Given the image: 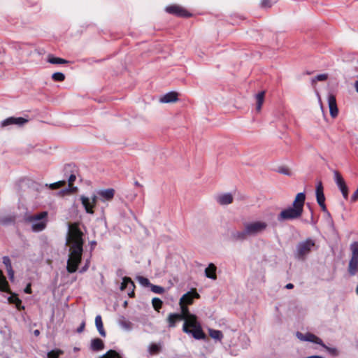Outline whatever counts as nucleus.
Wrapping results in <instances>:
<instances>
[{
	"label": "nucleus",
	"mask_w": 358,
	"mask_h": 358,
	"mask_svg": "<svg viewBox=\"0 0 358 358\" xmlns=\"http://www.w3.org/2000/svg\"><path fill=\"white\" fill-rule=\"evenodd\" d=\"M83 236V233L79 227V223L74 222L69 224L66 245L69 246V254L66 271L69 273H75L81 262L84 244Z\"/></svg>",
	"instance_id": "nucleus-1"
},
{
	"label": "nucleus",
	"mask_w": 358,
	"mask_h": 358,
	"mask_svg": "<svg viewBox=\"0 0 358 358\" xmlns=\"http://www.w3.org/2000/svg\"><path fill=\"white\" fill-rule=\"evenodd\" d=\"M181 313H178L185 320L182 330L187 334H191L196 339H205L206 334L202 330L201 325L197 320V317L191 314L189 311L188 306L179 303Z\"/></svg>",
	"instance_id": "nucleus-2"
},
{
	"label": "nucleus",
	"mask_w": 358,
	"mask_h": 358,
	"mask_svg": "<svg viewBox=\"0 0 358 358\" xmlns=\"http://www.w3.org/2000/svg\"><path fill=\"white\" fill-rule=\"evenodd\" d=\"M305 201V193H298L294 198L292 206L283 209L278 214V220L279 222H284L301 218L303 213Z\"/></svg>",
	"instance_id": "nucleus-3"
},
{
	"label": "nucleus",
	"mask_w": 358,
	"mask_h": 358,
	"mask_svg": "<svg viewBox=\"0 0 358 358\" xmlns=\"http://www.w3.org/2000/svg\"><path fill=\"white\" fill-rule=\"evenodd\" d=\"M0 290L7 292L10 294L8 298V301L10 304H14L18 310H24V306L22 305V301L19 299L18 295L11 292L9 288L8 282H7L5 276L3 275L2 271L0 270Z\"/></svg>",
	"instance_id": "nucleus-4"
},
{
	"label": "nucleus",
	"mask_w": 358,
	"mask_h": 358,
	"mask_svg": "<svg viewBox=\"0 0 358 358\" xmlns=\"http://www.w3.org/2000/svg\"><path fill=\"white\" fill-rule=\"evenodd\" d=\"M48 212L43 211L38 214L32 215L27 217V221L31 222V229L34 232L44 230L48 222Z\"/></svg>",
	"instance_id": "nucleus-5"
},
{
	"label": "nucleus",
	"mask_w": 358,
	"mask_h": 358,
	"mask_svg": "<svg viewBox=\"0 0 358 358\" xmlns=\"http://www.w3.org/2000/svg\"><path fill=\"white\" fill-rule=\"evenodd\" d=\"M315 243L310 238H307L305 241L300 242L296 248V257L304 260L306 255H308L315 247Z\"/></svg>",
	"instance_id": "nucleus-6"
},
{
	"label": "nucleus",
	"mask_w": 358,
	"mask_h": 358,
	"mask_svg": "<svg viewBox=\"0 0 358 358\" xmlns=\"http://www.w3.org/2000/svg\"><path fill=\"white\" fill-rule=\"evenodd\" d=\"M267 223L262 221L245 222L243 227L246 230L248 236H256L263 232L267 228Z\"/></svg>",
	"instance_id": "nucleus-7"
},
{
	"label": "nucleus",
	"mask_w": 358,
	"mask_h": 358,
	"mask_svg": "<svg viewBox=\"0 0 358 358\" xmlns=\"http://www.w3.org/2000/svg\"><path fill=\"white\" fill-rule=\"evenodd\" d=\"M316 199L318 205L324 213H329L325 204V196L322 182L320 181L316 186Z\"/></svg>",
	"instance_id": "nucleus-8"
},
{
	"label": "nucleus",
	"mask_w": 358,
	"mask_h": 358,
	"mask_svg": "<svg viewBox=\"0 0 358 358\" xmlns=\"http://www.w3.org/2000/svg\"><path fill=\"white\" fill-rule=\"evenodd\" d=\"M334 180L341 190L344 199H348V187L341 176L338 171H334Z\"/></svg>",
	"instance_id": "nucleus-9"
},
{
	"label": "nucleus",
	"mask_w": 358,
	"mask_h": 358,
	"mask_svg": "<svg viewBox=\"0 0 358 358\" xmlns=\"http://www.w3.org/2000/svg\"><path fill=\"white\" fill-rule=\"evenodd\" d=\"M166 11L168 13L176 15L178 17H188L192 15L184 8L178 5H171L166 8Z\"/></svg>",
	"instance_id": "nucleus-10"
},
{
	"label": "nucleus",
	"mask_w": 358,
	"mask_h": 358,
	"mask_svg": "<svg viewBox=\"0 0 358 358\" xmlns=\"http://www.w3.org/2000/svg\"><path fill=\"white\" fill-rule=\"evenodd\" d=\"M199 298L200 295L196 292V289H191V291L187 292L186 294L182 296V297L180 299L179 303L189 306L193 303L194 299Z\"/></svg>",
	"instance_id": "nucleus-11"
},
{
	"label": "nucleus",
	"mask_w": 358,
	"mask_h": 358,
	"mask_svg": "<svg viewBox=\"0 0 358 358\" xmlns=\"http://www.w3.org/2000/svg\"><path fill=\"white\" fill-rule=\"evenodd\" d=\"M296 336L301 341H310L312 343H315L321 345L322 346H325L324 344L323 343L322 341L320 338H318L317 336L314 335L313 334L306 333V334H303L298 331L296 333Z\"/></svg>",
	"instance_id": "nucleus-12"
},
{
	"label": "nucleus",
	"mask_w": 358,
	"mask_h": 358,
	"mask_svg": "<svg viewBox=\"0 0 358 358\" xmlns=\"http://www.w3.org/2000/svg\"><path fill=\"white\" fill-rule=\"evenodd\" d=\"M115 191L113 188L101 189L97 192L99 199L102 202L110 201L113 199Z\"/></svg>",
	"instance_id": "nucleus-13"
},
{
	"label": "nucleus",
	"mask_w": 358,
	"mask_h": 358,
	"mask_svg": "<svg viewBox=\"0 0 358 358\" xmlns=\"http://www.w3.org/2000/svg\"><path fill=\"white\" fill-rule=\"evenodd\" d=\"M328 103L331 117L332 118L336 117L338 114V109L337 107L336 96L334 94H329Z\"/></svg>",
	"instance_id": "nucleus-14"
},
{
	"label": "nucleus",
	"mask_w": 358,
	"mask_h": 358,
	"mask_svg": "<svg viewBox=\"0 0 358 358\" xmlns=\"http://www.w3.org/2000/svg\"><path fill=\"white\" fill-rule=\"evenodd\" d=\"M129 285V289H131V292L128 293L129 297L133 298L135 296L134 289L136 287L134 282L132 281L131 278L129 277H124L122 279V282L121 283L120 289L122 291L124 290Z\"/></svg>",
	"instance_id": "nucleus-15"
},
{
	"label": "nucleus",
	"mask_w": 358,
	"mask_h": 358,
	"mask_svg": "<svg viewBox=\"0 0 358 358\" xmlns=\"http://www.w3.org/2000/svg\"><path fill=\"white\" fill-rule=\"evenodd\" d=\"M28 122V120L24 118V117H10L6 120H4L2 123V127H6L10 124H19L22 125Z\"/></svg>",
	"instance_id": "nucleus-16"
},
{
	"label": "nucleus",
	"mask_w": 358,
	"mask_h": 358,
	"mask_svg": "<svg viewBox=\"0 0 358 358\" xmlns=\"http://www.w3.org/2000/svg\"><path fill=\"white\" fill-rule=\"evenodd\" d=\"M80 201L82 203V205L83 206L85 211L88 214L93 215L94 213V208H95V206L92 205V203L90 201V198L82 195L80 196Z\"/></svg>",
	"instance_id": "nucleus-17"
},
{
	"label": "nucleus",
	"mask_w": 358,
	"mask_h": 358,
	"mask_svg": "<svg viewBox=\"0 0 358 358\" xmlns=\"http://www.w3.org/2000/svg\"><path fill=\"white\" fill-rule=\"evenodd\" d=\"M76 179V175L71 174L68 179V188L65 189L64 190H62V192L66 194H73L76 192L78 191V187L73 186V182H75Z\"/></svg>",
	"instance_id": "nucleus-18"
},
{
	"label": "nucleus",
	"mask_w": 358,
	"mask_h": 358,
	"mask_svg": "<svg viewBox=\"0 0 358 358\" xmlns=\"http://www.w3.org/2000/svg\"><path fill=\"white\" fill-rule=\"evenodd\" d=\"M358 267V256L352 255L348 265V272L351 275H355L357 272Z\"/></svg>",
	"instance_id": "nucleus-19"
},
{
	"label": "nucleus",
	"mask_w": 358,
	"mask_h": 358,
	"mask_svg": "<svg viewBox=\"0 0 358 358\" xmlns=\"http://www.w3.org/2000/svg\"><path fill=\"white\" fill-rule=\"evenodd\" d=\"M178 94L176 92H171L164 94L160 98V101L162 103H172L178 100Z\"/></svg>",
	"instance_id": "nucleus-20"
},
{
	"label": "nucleus",
	"mask_w": 358,
	"mask_h": 358,
	"mask_svg": "<svg viewBox=\"0 0 358 358\" xmlns=\"http://www.w3.org/2000/svg\"><path fill=\"white\" fill-rule=\"evenodd\" d=\"M90 348L92 351H100L104 348V343L101 338H94L91 341Z\"/></svg>",
	"instance_id": "nucleus-21"
},
{
	"label": "nucleus",
	"mask_w": 358,
	"mask_h": 358,
	"mask_svg": "<svg viewBox=\"0 0 358 358\" xmlns=\"http://www.w3.org/2000/svg\"><path fill=\"white\" fill-rule=\"evenodd\" d=\"M231 236L233 241H237L245 240L248 237V235L244 228V230L243 231H236L232 232Z\"/></svg>",
	"instance_id": "nucleus-22"
},
{
	"label": "nucleus",
	"mask_w": 358,
	"mask_h": 358,
	"mask_svg": "<svg viewBox=\"0 0 358 358\" xmlns=\"http://www.w3.org/2000/svg\"><path fill=\"white\" fill-rule=\"evenodd\" d=\"M181 320L182 317L179 316L178 313H170L167 318L169 327L171 328L175 327L176 323Z\"/></svg>",
	"instance_id": "nucleus-23"
},
{
	"label": "nucleus",
	"mask_w": 358,
	"mask_h": 358,
	"mask_svg": "<svg viewBox=\"0 0 358 358\" xmlns=\"http://www.w3.org/2000/svg\"><path fill=\"white\" fill-rule=\"evenodd\" d=\"M233 196L229 194H224L217 197V201L221 205H227L233 202Z\"/></svg>",
	"instance_id": "nucleus-24"
},
{
	"label": "nucleus",
	"mask_w": 358,
	"mask_h": 358,
	"mask_svg": "<svg viewBox=\"0 0 358 358\" xmlns=\"http://www.w3.org/2000/svg\"><path fill=\"white\" fill-rule=\"evenodd\" d=\"M216 270L217 267L213 264H210L205 269L206 276L208 278L215 280L217 278Z\"/></svg>",
	"instance_id": "nucleus-25"
},
{
	"label": "nucleus",
	"mask_w": 358,
	"mask_h": 358,
	"mask_svg": "<svg viewBox=\"0 0 358 358\" xmlns=\"http://www.w3.org/2000/svg\"><path fill=\"white\" fill-rule=\"evenodd\" d=\"M95 324H96V329H97L99 334L102 337H106V331H105V329L103 328L102 318H101V316L100 315H98L96 316V317H95Z\"/></svg>",
	"instance_id": "nucleus-26"
},
{
	"label": "nucleus",
	"mask_w": 358,
	"mask_h": 358,
	"mask_svg": "<svg viewBox=\"0 0 358 358\" xmlns=\"http://www.w3.org/2000/svg\"><path fill=\"white\" fill-rule=\"evenodd\" d=\"M48 62L52 64H69L70 62L69 61H68L66 59H62L60 57H56L52 55H48Z\"/></svg>",
	"instance_id": "nucleus-27"
},
{
	"label": "nucleus",
	"mask_w": 358,
	"mask_h": 358,
	"mask_svg": "<svg viewBox=\"0 0 358 358\" xmlns=\"http://www.w3.org/2000/svg\"><path fill=\"white\" fill-rule=\"evenodd\" d=\"M265 92L262 91L256 95V110L257 112L261 110L262 104L264 101Z\"/></svg>",
	"instance_id": "nucleus-28"
},
{
	"label": "nucleus",
	"mask_w": 358,
	"mask_h": 358,
	"mask_svg": "<svg viewBox=\"0 0 358 358\" xmlns=\"http://www.w3.org/2000/svg\"><path fill=\"white\" fill-rule=\"evenodd\" d=\"M3 263L5 264L6 270L8 271V275L10 278H13L14 275V271L12 268L11 262L8 257H3Z\"/></svg>",
	"instance_id": "nucleus-29"
},
{
	"label": "nucleus",
	"mask_w": 358,
	"mask_h": 358,
	"mask_svg": "<svg viewBox=\"0 0 358 358\" xmlns=\"http://www.w3.org/2000/svg\"><path fill=\"white\" fill-rule=\"evenodd\" d=\"M209 335L211 338L218 341H221L223 338V334L220 330L209 329Z\"/></svg>",
	"instance_id": "nucleus-30"
},
{
	"label": "nucleus",
	"mask_w": 358,
	"mask_h": 358,
	"mask_svg": "<svg viewBox=\"0 0 358 358\" xmlns=\"http://www.w3.org/2000/svg\"><path fill=\"white\" fill-rule=\"evenodd\" d=\"M119 324L122 328L127 330L130 329L132 326L131 322L127 320L124 317H122L119 319Z\"/></svg>",
	"instance_id": "nucleus-31"
},
{
	"label": "nucleus",
	"mask_w": 358,
	"mask_h": 358,
	"mask_svg": "<svg viewBox=\"0 0 358 358\" xmlns=\"http://www.w3.org/2000/svg\"><path fill=\"white\" fill-rule=\"evenodd\" d=\"M101 358H122V356L115 350H110Z\"/></svg>",
	"instance_id": "nucleus-32"
},
{
	"label": "nucleus",
	"mask_w": 358,
	"mask_h": 358,
	"mask_svg": "<svg viewBox=\"0 0 358 358\" xmlns=\"http://www.w3.org/2000/svg\"><path fill=\"white\" fill-rule=\"evenodd\" d=\"M152 306H153L154 309L156 311L159 312V310L162 307L163 302H162V301L159 298L155 297V298L152 299Z\"/></svg>",
	"instance_id": "nucleus-33"
},
{
	"label": "nucleus",
	"mask_w": 358,
	"mask_h": 358,
	"mask_svg": "<svg viewBox=\"0 0 358 358\" xmlns=\"http://www.w3.org/2000/svg\"><path fill=\"white\" fill-rule=\"evenodd\" d=\"M52 78L56 82H62L65 80V76L63 73L56 72L52 75Z\"/></svg>",
	"instance_id": "nucleus-34"
},
{
	"label": "nucleus",
	"mask_w": 358,
	"mask_h": 358,
	"mask_svg": "<svg viewBox=\"0 0 358 358\" xmlns=\"http://www.w3.org/2000/svg\"><path fill=\"white\" fill-rule=\"evenodd\" d=\"M63 354L64 352L61 350H52L48 353V358H58Z\"/></svg>",
	"instance_id": "nucleus-35"
},
{
	"label": "nucleus",
	"mask_w": 358,
	"mask_h": 358,
	"mask_svg": "<svg viewBox=\"0 0 358 358\" xmlns=\"http://www.w3.org/2000/svg\"><path fill=\"white\" fill-rule=\"evenodd\" d=\"M161 347L156 344L152 343L149 348V352L151 355H157L160 352Z\"/></svg>",
	"instance_id": "nucleus-36"
},
{
	"label": "nucleus",
	"mask_w": 358,
	"mask_h": 358,
	"mask_svg": "<svg viewBox=\"0 0 358 358\" xmlns=\"http://www.w3.org/2000/svg\"><path fill=\"white\" fill-rule=\"evenodd\" d=\"M150 288H151V290L152 292H153L154 293H156V294H163L164 292V288L161 287V286H158V285H150Z\"/></svg>",
	"instance_id": "nucleus-37"
},
{
	"label": "nucleus",
	"mask_w": 358,
	"mask_h": 358,
	"mask_svg": "<svg viewBox=\"0 0 358 358\" xmlns=\"http://www.w3.org/2000/svg\"><path fill=\"white\" fill-rule=\"evenodd\" d=\"M328 75L327 73L317 75L315 78L312 79L313 84H315L317 81H324L327 80Z\"/></svg>",
	"instance_id": "nucleus-38"
},
{
	"label": "nucleus",
	"mask_w": 358,
	"mask_h": 358,
	"mask_svg": "<svg viewBox=\"0 0 358 358\" xmlns=\"http://www.w3.org/2000/svg\"><path fill=\"white\" fill-rule=\"evenodd\" d=\"M66 185L65 180H60L50 185V188L52 189H59Z\"/></svg>",
	"instance_id": "nucleus-39"
},
{
	"label": "nucleus",
	"mask_w": 358,
	"mask_h": 358,
	"mask_svg": "<svg viewBox=\"0 0 358 358\" xmlns=\"http://www.w3.org/2000/svg\"><path fill=\"white\" fill-rule=\"evenodd\" d=\"M137 280L142 285L145 287H148L151 285L149 280L143 276H138Z\"/></svg>",
	"instance_id": "nucleus-40"
},
{
	"label": "nucleus",
	"mask_w": 358,
	"mask_h": 358,
	"mask_svg": "<svg viewBox=\"0 0 358 358\" xmlns=\"http://www.w3.org/2000/svg\"><path fill=\"white\" fill-rule=\"evenodd\" d=\"M350 249L352 250V255L358 256V242H354L352 243Z\"/></svg>",
	"instance_id": "nucleus-41"
},
{
	"label": "nucleus",
	"mask_w": 358,
	"mask_h": 358,
	"mask_svg": "<svg viewBox=\"0 0 358 358\" xmlns=\"http://www.w3.org/2000/svg\"><path fill=\"white\" fill-rule=\"evenodd\" d=\"M261 3L262 6L264 8H270L271 6L270 0H262Z\"/></svg>",
	"instance_id": "nucleus-42"
},
{
	"label": "nucleus",
	"mask_w": 358,
	"mask_h": 358,
	"mask_svg": "<svg viewBox=\"0 0 358 358\" xmlns=\"http://www.w3.org/2000/svg\"><path fill=\"white\" fill-rule=\"evenodd\" d=\"M14 217H6V218H3L1 220V222L2 224H7L8 222H12L14 221Z\"/></svg>",
	"instance_id": "nucleus-43"
},
{
	"label": "nucleus",
	"mask_w": 358,
	"mask_h": 358,
	"mask_svg": "<svg viewBox=\"0 0 358 358\" xmlns=\"http://www.w3.org/2000/svg\"><path fill=\"white\" fill-rule=\"evenodd\" d=\"M98 199H99V197L98 194H97V195L94 194V195L92 196V198H91V199H90V201H91V203H92V205H94V206H96V203H97Z\"/></svg>",
	"instance_id": "nucleus-44"
},
{
	"label": "nucleus",
	"mask_w": 358,
	"mask_h": 358,
	"mask_svg": "<svg viewBox=\"0 0 358 358\" xmlns=\"http://www.w3.org/2000/svg\"><path fill=\"white\" fill-rule=\"evenodd\" d=\"M85 322H83L81 323V324L80 325V327L77 329V332L82 333L85 329Z\"/></svg>",
	"instance_id": "nucleus-45"
},
{
	"label": "nucleus",
	"mask_w": 358,
	"mask_h": 358,
	"mask_svg": "<svg viewBox=\"0 0 358 358\" xmlns=\"http://www.w3.org/2000/svg\"><path fill=\"white\" fill-rule=\"evenodd\" d=\"M31 285L30 284H28L27 285V287H25L24 289V292L27 293V294H31Z\"/></svg>",
	"instance_id": "nucleus-46"
},
{
	"label": "nucleus",
	"mask_w": 358,
	"mask_h": 358,
	"mask_svg": "<svg viewBox=\"0 0 358 358\" xmlns=\"http://www.w3.org/2000/svg\"><path fill=\"white\" fill-rule=\"evenodd\" d=\"M88 268H89V265H88V264H86L83 267L81 268V269L80 270V273H84V272L87 271Z\"/></svg>",
	"instance_id": "nucleus-47"
},
{
	"label": "nucleus",
	"mask_w": 358,
	"mask_h": 358,
	"mask_svg": "<svg viewBox=\"0 0 358 358\" xmlns=\"http://www.w3.org/2000/svg\"><path fill=\"white\" fill-rule=\"evenodd\" d=\"M294 287V285L292 283H288L286 285L285 288L287 289H292Z\"/></svg>",
	"instance_id": "nucleus-48"
},
{
	"label": "nucleus",
	"mask_w": 358,
	"mask_h": 358,
	"mask_svg": "<svg viewBox=\"0 0 358 358\" xmlns=\"http://www.w3.org/2000/svg\"><path fill=\"white\" fill-rule=\"evenodd\" d=\"M280 172L286 175L289 174V171L287 169H282Z\"/></svg>",
	"instance_id": "nucleus-49"
},
{
	"label": "nucleus",
	"mask_w": 358,
	"mask_h": 358,
	"mask_svg": "<svg viewBox=\"0 0 358 358\" xmlns=\"http://www.w3.org/2000/svg\"><path fill=\"white\" fill-rule=\"evenodd\" d=\"M34 335H36V336H38V335H39V334H40V331H39V330H37V329H36V330H35V331H34Z\"/></svg>",
	"instance_id": "nucleus-50"
},
{
	"label": "nucleus",
	"mask_w": 358,
	"mask_h": 358,
	"mask_svg": "<svg viewBox=\"0 0 358 358\" xmlns=\"http://www.w3.org/2000/svg\"><path fill=\"white\" fill-rule=\"evenodd\" d=\"M355 86L357 92H358V80L355 83Z\"/></svg>",
	"instance_id": "nucleus-51"
},
{
	"label": "nucleus",
	"mask_w": 358,
	"mask_h": 358,
	"mask_svg": "<svg viewBox=\"0 0 358 358\" xmlns=\"http://www.w3.org/2000/svg\"><path fill=\"white\" fill-rule=\"evenodd\" d=\"M135 185L137 187H142V185L138 181L135 182Z\"/></svg>",
	"instance_id": "nucleus-52"
},
{
	"label": "nucleus",
	"mask_w": 358,
	"mask_h": 358,
	"mask_svg": "<svg viewBox=\"0 0 358 358\" xmlns=\"http://www.w3.org/2000/svg\"><path fill=\"white\" fill-rule=\"evenodd\" d=\"M355 292H356V294L358 295V285H357V287H356Z\"/></svg>",
	"instance_id": "nucleus-53"
},
{
	"label": "nucleus",
	"mask_w": 358,
	"mask_h": 358,
	"mask_svg": "<svg viewBox=\"0 0 358 358\" xmlns=\"http://www.w3.org/2000/svg\"><path fill=\"white\" fill-rule=\"evenodd\" d=\"M79 350V349H78V348H74V350H75V351H77V350Z\"/></svg>",
	"instance_id": "nucleus-54"
},
{
	"label": "nucleus",
	"mask_w": 358,
	"mask_h": 358,
	"mask_svg": "<svg viewBox=\"0 0 358 358\" xmlns=\"http://www.w3.org/2000/svg\"><path fill=\"white\" fill-rule=\"evenodd\" d=\"M357 272H358V268H357Z\"/></svg>",
	"instance_id": "nucleus-55"
}]
</instances>
